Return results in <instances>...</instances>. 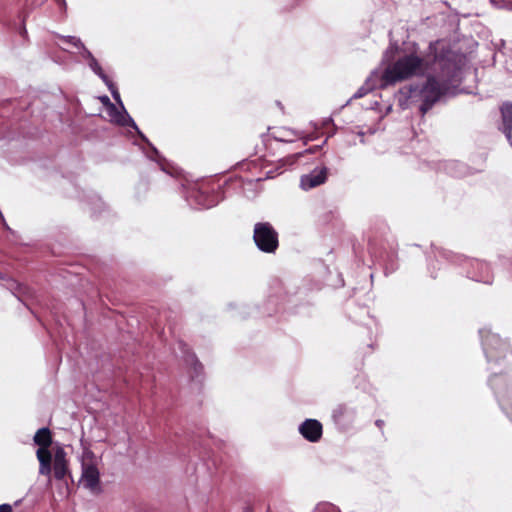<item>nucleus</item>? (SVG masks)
<instances>
[{
    "label": "nucleus",
    "mask_w": 512,
    "mask_h": 512,
    "mask_svg": "<svg viewBox=\"0 0 512 512\" xmlns=\"http://www.w3.org/2000/svg\"><path fill=\"white\" fill-rule=\"evenodd\" d=\"M437 258L462 266L468 278L484 284L492 283V273L487 263L477 259H470L463 255L455 254L451 251L438 249L435 253Z\"/></svg>",
    "instance_id": "obj_2"
},
{
    "label": "nucleus",
    "mask_w": 512,
    "mask_h": 512,
    "mask_svg": "<svg viewBox=\"0 0 512 512\" xmlns=\"http://www.w3.org/2000/svg\"><path fill=\"white\" fill-rule=\"evenodd\" d=\"M33 440L34 443L39 446V448L50 447L52 444V437L49 428H40L34 435Z\"/></svg>",
    "instance_id": "obj_14"
},
{
    "label": "nucleus",
    "mask_w": 512,
    "mask_h": 512,
    "mask_svg": "<svg viewBox=\"0 0 512 512\" xmlns=\"http://www.w3.org/2000/svg\"><path fill=\"white\" fill-rule=\"evenodd\" d=\"M368 132H369L370 134H374V133L376 132V129H375V128H374V129L369 128V129H368Z\"/></svg>",
    "instance_id": "obj_29"
},
{
    "label": "nucleus",
    "mask_w": 512,
    "mask_h": 512,
    "mask_svg": "<svg viewBox=\"0 0 512 512\" xmlns=\"http://www.w3.org/2000/svg\"><path fill=\"white\" fill-rule=\"evenodd\" d=\"M328 171L329 170L326 166L315 167L309 173L301 176L300 187L303 190L308 191L324 184L328 178Z\"/></svg>",
    "instance_id": "obj_7"
},
{
    "label": "nucleus",
    "mask_w": 512,
    "mask_h": 512,
    "mask_svg": "<svg viewBox=\"0 0 512 512\" xmlns=\"http://www.w3.org/2000/svg\"><path fill=\"white\" fill-rule=\"evenodd\" d=\"M394 50H396V48L393 45H390V47L385 51L384 58L386 60L392 58Z\"/></svg>",
    "instance_id": "obj_24"
},
{
    "label": "nucleus",
    "mask_w": 512,
    "mask_h": 512,
    "mask_svg": "<svg viewBox=\"0 0 512 512\" xmlns=\"http://www.w3.org/2000/svg\"><path fill=\"white\" fill-rule=\"evenodd\" d=\"M357 134H358L359 136L363 137V136H364V134H365V132H364V131H358V132H357Z\"/></svg>",
    "instance_id": "obj_31"
},
{
    "label": "nucleus",
    "mask_w": 512,
    "mask_h": 512,
    "mask_svg": "<svg viewBox=\"0 0 512 512\" xmlns=\"http://www.w3.org/2000/svg\"><path fill=\"white\" fill-rule=\"evenodd\" d=\"M177 345L185 363L190 366L192 379H198L202 375L203 365L198 361L196 355L190 351L186 343L178 341Z\"/></svg>",
    "instance_id": "obj_9"
},
{
    "label": "nucleus",
    "mask_w": 512,
    "mask_h": 512,
    "mask_svg": "<svg viewBox=\"0 0 512 512\" xmlns=\"http://www.w3.org/2000/svg\"><path fill=\"white\" fill-rule=\"evenodd\" d=\"M117 103L120 105V109H118L113 103H110V109H108V113H109V116L111 117L112 122H114L120 126L133 128L137 132L139 137L144 142H146L149 145V147L151 148V155L147 154V156L151 160L156 161L159 164L162 171H164L170 175H173V172L169 169V163L162 156H160L158 150L149 142L147 137L139 130V128H138L137 124L135 123V121L133 120V118L127 113V111L122 103V100L120 99V102H117Z\"/></svg>",
    "instance_id": "obj_3"
},
{
    "label": "nucleus",
    "mask_w": 512,
    "mask_h": 512,
    "mask_svg": "<svg viewBox=\"0 0 512 512\" xmlns=\"http://www.w3.org/2000/svg\"><path fill=\"white\" fill-rule=\"evenodd\" d=\"M53 460H54V463H53L54 477L57 480L64 479L68 473L66 452H65L64 448L57 447V449L54 451Z\"/></svg>",
    "instance_id": "obj_10"
},
{
    "label": "nucleus",
    "mask_w": 512,
    "mask_h": 512,
    "mask_svg": "<svg viewBox=\"0 0 512 512\" xmlns=\"http://www.w3.org/2000/svg\"><path fill=\"white\" fill-rule=\"evenodd\" d=\"M505 382V379L502 375L494 374L489 378V385L494 390V393L496 397L498 398V401L500 404H502V401L505 397V393L502 389V384Z\"/></svg>",
    "instance_id": "obj_15"
},
{
    "label": "nucleus",
    "mask_w": 512,
    "mask_h": 512,
    "mask_svg": "<svg viewBox=\"0 0 512 512\" xmlns=\"http://www.w3.org/2000/svg\"><path fill=\"white\" fill-rule=\"evenodd\" d=\"M316 512H340V510L331 503H322L317 506Z\"/></svg>",
    "instance_id": "obj_19"
},
{
    "label": "nucleus",
    "mask_w": 512,
    "mask_h": 512,
    "mask_svg": "<svg viewBox=\"0 0 512 512\" xmlns=\"http://www.w3.org/2000/svg\"><path fill=\"white\" fill-rule=\"evenodd\" d=\"M354 415L355 411L346 405L337 406L332 413L334 420L337 422L344 421L345 419H352Z\"/></svg>",
    "instance_id": "obj_16"
},
{
    "label": "nucleus",
    "mask_w": 512,
    "mask_h": 512,
    "mask_svg": "<svg viewBox=\"0 0 512 512\" xmlns=\"http://www.w3.org/2000/svg\"><path fill=\"white\" fill-rule=\"evenodd\" d=\"M186 201L194 209H208L217 205L219 200L217 195L193 187L188 191Z\"/></svg>",
    "instance_id": "obj_6"
},
{
    "label": "nucleus",
    "mask_w": 512,
    "mask_h": 512,
    "mask_svg": "<svg viewBox=\"0 0 512 512\" xmlns=\"http://www.w3.org/2000/svg\"><path fill=\"white\" fill-rule=\"evenodd\" d=\"M0 512H12V506L9 504H1Z\"/></svg>",
    "instance_id": "obj_25"
},
{
    "label": "nucleus",
    "mask_w": 512,
    "mask_h": 512,
    "mask_svg": "<svg viewBox=\"0 0 512 512\" xmlns=\"http://www.w3.org/2000/svg\"><path fill=\"white\" fill-rule=\"evenodd\" d=\"M502 127L501 130L512 146V103H505L501 107Z\"/></svg>",
    "instance_id": "obj_13"
},
{
    "label": "nucleus",
    "mask_w": 512,
    "mask_h": 512,
    "mask_svg": "<svg viewBox=\"0 0 512 512\" xmlns=\"http://www.w3.org/2000/svg\"><path fill=\"white\" fill-rule=\"evenodd\" d=\"M52 467L51 462H43L39 463V473L41 475L49 476L51 474Z\"/></svg>",
    "instance_id": "obj_20"
},
{
    "label": "nucleus",
    "mask_w": 512,
    "mask_h": 512,
    "mask_svg": "<svg viewBox=\"0 0 512 512\" xmlns=\"http://www.w3.org/2000/svg\"><path fill=\"white\" fill-rule=\"evenodd\" d=\"M299 433L309 442H318L323 434L322 424L316 419H306L298 427Z\"/></svg>",
    "instance_id": "obj_8"
},
{
    "label": "nucleus",
    "mask_w": 512,
    "mask_h": 512,
    "mask_svg": "<svg viewBox=\"0 0 512 512\" xmlns=\"http://www.w3.org/2000/svg\"><path fill=\"white\" fill-rule=\"evenodd\" d=\"M81 51V56L86 59L88 62H91L92 59H95L93 54L85 47L83 44V47L78 48Z\"/></svg>",
    "instance_id": "obj_22"
},
{
    "label": "nucleus",
    "mask_w": 512,
    "mask_h": 512,
    "mask_svg": "<svg viewBox=\"0 0 512 512\" xmlns=\"http://www.w3.org/2000/svg\"><path fill=\"white\" fill-rule=\"evenodd\" d=\"M57 1H58V3H59L60 5H63V6H65V5H66L65 0H57Z\"/></svg>",
    "instance_id": "obj_30"
},
{
    "label": "nucleus",
    "mask_w": 512,
    "mask_h": 512,
    "mask_svg": "<svg viewBox=\"0 0 512 512\" xmlns=\"http://www.w3.org/2000/svg\"><path fill=\"white\" fill-rule=\"evenodd\" d=\"M369 88L365 87V86H361L354 94L353 96L347 101V104L353 100V99H359V98H362L363 96H365L368 92H369Z\"/></svg>",
    "instance_id": "obj_21"
},
{
    "label": "nucleus",
    "mask_w": 512,
    "mask_h": 512,
    "mask_svg": "<svg viewBox=\"0 0 512 512\" xmlns=\"http://www.w3.org/2000/svg\"><path fill=\"white\" fill-rule=\"evenodd\" d=\"M463 66V56L451 50L438 53L437 44L431 43L425 56L405 54L387 66L382 73L381 86L430 73L420 89L410 88L409 95L410 98L419 97V109L425 115L442 98L462 92L459 85L463 79Z\"/></svg>",
    "instance_id": "obj_1"
},
{
    "label": "nucleus",
    "mask_w": 512,
    "mask_h": 512,
    "mask_svg": "<svg viewBox=\"0 0 512 512\" xmlns=\"http://www.w3.org/2000/svg\"><path fill=\"white\" fill-rule=\"evenodd\" d=\"M0 219H1L3 227L8 228V225H7V223L5 221V218H4V216H3L1 211H0Z\"/></svg>",
    "instance_id": "obj_27"
},
{
    "label": "nucleus",
    "mask_w": 512,
    "mask_h": 512,
    "mask_svg": "<svg viewBox=\"0 0 512 512\" xmlns=\"http://www.w3.org/2000/svg\"><path fill=\"white\" fill-rule=\"evenodd\" d=\"M57 37L59 39H61L62 41L66 42L76 48L83 47V43H82L81 39L76 36L57 35Z\"/></svg>",
    "instance_id": "obj_18"
},
{
    "label": "nucleus",
    "mask_w": 512,
    "mask_h": 512,
    "mask_svg": "<svg viewBox=\"0 0 512 512\" xmlns=\"http://www.w3.org/2000/svg\"><path fill=\"white\" fill-rule=\"evenodd\" d=\"M482 346L488 362H497L499 358L505 357L507 345L498 335L480 330Z\"/></svg>",
    "instance_id": "obj_5"
},
{
    "label": "nucleus",
    "mask_w": 512,
    "mask_h": 512,
    "mask_svg": "<svg viewBox=\"0 0 512 512\" xmlns=\"http://www.w3.org/2000/svg\"><path fill=\"white\" fill-rule=\"evenodd\" d=\"M101 101L103 102V104L107 105L108 106V109H110V99L108 96H102L101 97Z\"/></svg>",
    "instance_id": "obj_26"
},
{
    "label": "nucleus",
    "mask_w": 512,
    "mask_h": 512,
    "mask_svg": "<svg viewBox=\"0 0 512 512\" xmlns=\"http://www.w3.org/2000/svg\"><path fill=\"white\" fill-rule=\"evenodd\" d=\"M431 277L436 278V277H437V275H435V274L431 271Z\"/></svg>",
    "instance_id": "obj_33"
},
{
    "label": "nucleus",
    "mask_w": 512,
    "mask_h": 512,
    "mask_svg": "<svg viewBox=\"0 0 512 512\" xmlns=\"http://www.w3.org/2000/svg\"><path fill=\"white\" fill-rule=\"evenodd\" d=\"M375 424L377 427L382 428L384 425V421L381 419H378V420H376Z\"/></svg>",
    "instance_id": "obj_28"
},
{
    "label": "nucleus",
    "mask_w": 512,
    "mask_h": 512,
    "mask_svg": "<svg viewBox=\"0 0 512 512\" xmlns=\"http://www.w3.org/2000/svg\"><path fill=\"white\" fill-rule=\"evenodd\" d=\"M81 482L87 489L94 490L99 484V471L93 464L82 465Z\"/></svg>",
    "instance_id": "obj_12"
},
{
    "label": "nucleus",
    "mask_w": 512,
    "mask_h": 512,
    "mask_svg": "<svg viewBox=\"0 0 512 512\" xmlns=\"http://www.w3.org/2000/svg\"><path fill=\"white\" fill-rule=\"evenodd\" d=\"M253 240L264 253H274L279 246L278 233L269 222H258L254 225Z\"/></svg>",
    "instance_id": "obj_4"
},
{
    "label": "nucleus",
    "mask_w": 512,
    "mask_h": 512,
    "mask_svg": "<svg viewBox=\"0 0 512 512\" xmlns=\"http://www.w3.org/2000/svg\"><path fill=\"white\" fill-rule=\"evenodd\" d=\"M48 448L49 447L38 448L36 455H37V459H38L39 463H41V461H43V462H51L52 461V454Z\"/></svg>",
    "instance_id": "obj_17"
},
{
    "label": "nucleus",
    "mask_w": 512,
    "mask_h": 512,
    "mask_svg": "<svg viewBox=\"0 0 512 512\" xmlns=\"http://www.w3.org/2000/svg\"><path fill=\"white\" fill-rule=\"evenodd\" d=\"M303 155L302 152H299V153H295L291 156H289L285 161L286 162H289V164H293L299 157H301Z\"/></svg>",
    "instance_id": "obj_23"
},
{
    "label": "nucleus",
    "mask_w": 512,
    "mask_h": 512,
    "mask_svg": "<svg viewBox=\"0 0 512 512\" xmlns=\"http://www.w3.org/2000/svg\"><path fill=\"white\" fill-rule=\"evenodd\" d=\"M88 64H89V67L91 68V70L96 75H98L101 78V80L105 83V85L107 86L108 90L110 91L113 99L116 102H120V94H119L118 88L112 82V80L104 73V71H103L102 67L100 66V64L98 63L97 59L96 58L92 59V61L89 62Z\"/></svg>",
    "instance_id": "obj_11"
},
{
    "label": "nucleus",
    "mask_w": 512,
    "mask_h": 512,
    "mask_svg": "<svg viewBox=\"0 0 512 512\" xmlns=\"http://www.w3.org/2000/svg\"><path fill=\"white\" fill-rule=\"evenodd\" d=\"M27 33L26 29L23 27L21 34L25 35Z\"/></svg>",
    "instance_id": "obj_32"
}]
</instances>
